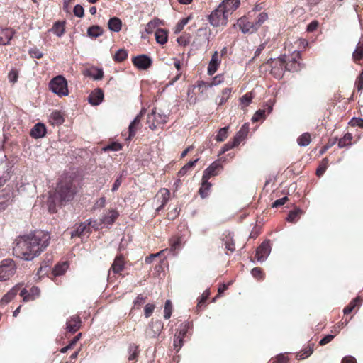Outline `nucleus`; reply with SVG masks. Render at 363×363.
<instances>
[{
    "label": "nucleus",
    "instance_id": "18",
    "mask_svg": "<svg viewBox=\"0 0 363 363\" xmlns=\"http://www.w3.org/2000/svg\"><path fill=\"white\" fill-rule=\"evenodd\" d=\"M40 289L37 286H32L30 291L23 289L20 291V296L23 298V302H28L35 300L40 295Z\"/></svg>",
    "mask_w": 363,
    "mask_h": 363
},
{
    "label": "nucleus",
    "instance_id": "58",
    "mask_svg": "<svg viewBox=\"0 0 363 363\" xmlns=\"http://www.w3.org/2000/svg\"><path fill=\"white\" fill-rule=\"evenodd\" d=\"M89 76L95 79H101L103 78L104 72L102 69L93 68L89 71Z\"/></svg>",
    "mask_w": 363,
    "mask_h": 363
},
{
    "label": "nucleus",
    "instance_id": "5",
    "mask_svg": "<svg viewBox=\"0 0 363 363\" xmlns=\"http://www.w3.org/2000/svg\"><path fill=\"white\" fill-rule=\"evenodd\" d=\"M207 19L213 27L225 26L228 21V16L222 8L218 6L208 16Z\"/></svg>",
    "mask_w": 363,
    "mask_h": 363
},
{
    "label": "nucleus",
    "instance_id": "33",
    "mask_svg": "<svg viewBox=\"0 0 363 363\" xmlns=\"http://www.w3.org/2000/svg\"><path fill=\"white\" fill-rule=\"evenodd\" d=\"M249 129L246 125H243L240 130L236 133V135L233 138V140L235 143V144L238 146L240 143L245 139L248 133Z\"/></svg>",
    "mask_w": 363,
    "mask_h": 363
},
{
    "label": "nucleus",
    "instance_id": "51",
    "mask_svg": "<svg viewBox=\"0 0 363 363\" xmlns=\"http://www.w3.org/2000/svg\"><path fill=\"white\" fill-rule=\"evenodd\" d=\"M123 146L121 143L118 142H112L110 144L105 146L103 150L105 152L107 151H118L122 149Z\"/></svg>",
    "mask_w": 363,
    "mask_h": 363
},
{
    "label": "nucleus",
    "instance_id": "38",
    "mask_svg": "<svg viewBox=\"0 0 363 363\" xmlns=\"http://www.w3.org/2000/svg\"><path fill=\"white\" fill-rule=\"evenodd\" d=\"M352 58L355 63H358L363 60V41H359L355 50L353 52Z\"/></svg>",
    "mask_w": 363,
    "mask_h": 363
},
{
    "label": "nucleus",
    "instance_id": "62",
    "mask_svg": "<svg viewBox=\"0 0 363 363\" xmlns=\"http://www.w3.org/2000/svg\"><path fill=\"white\" fill-rule=\"evenodd\" d=\"M189 18H184L181 19L176 26L175 33L181 32L184 26L188 23Z\"/></svg>",
    "mask_w": 363,
    "mask_h": 363
},
{
    "label": "nucleus",
    "instance_id": "11",
    "mask_svg": "<svg viewBox=\"0 0 363 363\" xmlns=\"http://www.w3.org/2000/svg\"><path fill=\"white\" fill-rule=\"evenodd\" d=\"M237 25L240 30L245 34L253 33L258 30L255 22L250 21L249 18L246 16L240 18L237 21Z\"/></svg>",
    "mask_w": 363,
    "mask_h": 363
},
{
    "label": "nucleus",
    "instance_id": "28",
    "mask_svg": "<svg viewBox=\"0 0 363 363\" xmlns=\"http://www.w3.org/2000/svg\"><path fill=\"white\" fill-rule=\"evenodd\" d=\"M362 299L360 296L353 298L350 303L345 307L343 313L345 315L350 314L356 308H359L362 304Z\"/></svg>",
    "mask_w": 363,
    "mask_h": 363
},
{
    "label": "nucleus",
    "instance_id": "54",
    "mask_svg": "<svg viewBox=\"0 0 363 363\" xmlns=\"http://www.w3.org/2000/svg\"><path fill=\"white\" fill-rule=\"evenodd\" d=\"M28 53L33 58L40 59L43 57V52L35 46L30 48Z\"/></svg>",
    "mask_w": 363,
    "mask_h": 363
},
{
    "label": "nucleus",
    "instance_id": "20",
    "mask_svg": "<svg viewBox=\"0 0 363 363\" xmlns=\"http://www.w3.org/2000/svg\"><path fill=\"white\" fill-rule=\"evenodd\" d=\"M82 320L79 315H75L67 321V330L71 333H74L80 329Z\"/></svg>",
    "mask_w": 363,
    "mask_h": 363
},
{
    "label": "nucleus",
    "instance_id": "25",
    "mask_svg": "<svg viewBox=\"0 0 363 363\" xmlns=\"http://www.w3.org/2000/svg\"><path fill=\"white\" fill-rule=\"evenodd\" d=\"M160 196L161 197V204L160 206H158L156 209V211L159 212L164 209V206L169 201V197H170V191L165 188L161 189L156 196Z\"/></svg>",
    "mask_w": 363,
    "mask_h": 363
},
{
    "label": "nucleus",
    "instance_id": "59",
    "mask_svg": "<svg viewBox=\"0 0 363 363\" xmlns=\"http://www.w3.org/2000/svg\"><path fill=\"white\" fill-rule=\"evenodd\" d=\"M210 294L211 293L208 289H206L203 291L198 301L197 308H201L204 305L205 302L208 298Z\"/></svg>",
    "mask_w": 363,
    "mask_h": 363
},
{
    "label": "nucleus",
    "instance_id": "37",
    "mask_svg": "<svg viewBox=\"0 0 363 363\" xmlns=\"http://www.w3.org/2000/svg\"><path fill=\"white\" fill-rule=\"evenodd\" d=\"M103 33V28L97 25L91 26L87 30V35L91 38H96L102 35Z\"/></svg>",
    "mask_w": 363,
    "mask_h": 363
},
{
    "label": "nucleus",
    "instance_id": "19",
    "mask_svg": "<svg viewBox=\"0 0 363 363\" xmlns=\"http://www.w3.org/2000/svg\"><path fill=\"white\" fill-rule=\"evenodd\" d=\"M269 241H264L257 249L255 257L258 261L264 260L270 253Z\"/></svg>",
    "mask_w": 363,
    "mask_h": 363
},
{
    "label": "nucleus",
    "instance_id": "13",
    "mask_svg": "<svg viewBox=\"0 0 363 363\" xmlns=\"http://www.w3.org/2000/svg\"><path fill=\"white\" fill-rule=\"evenodd\" d=\"M13 192L9 189H4L0 191V212L6 209L13 201Z\"/></svg>",
    "mask_w": 363,
    "mask_h": 363
},
{
    "label": "nucleus",
    "instance_id": "46",
    "mask_svg": "<svg viewBox=\"0 0 363 363\" xmlns=\"http://www.w3.org/2000/svg\"><path fill=\"white\" fill-rule=\"evenodd\" d=\"M82 337V333H79L77 334L72 340L71 342H69V344L68 345H67L66 347H62L61 350H60V352L62 353H65L68 350H70V349H73L74 347L76 345V344L77 343V342L80 340Z\"/></svg>",
    "mask_w": 363,
    "mask_h": 363
},
{
    "label": "nucleus",
    "instance_id": "35",
    "mask_svg": "<svg viewBox=\"0 0 363 363\" xmlns=\"http://www.w3.org/2000/svg\"><path fill=\"white\" fill-rule=\"evenodd\" d=\"M314 348V344L313 343H309L307 347H306L304 349H303L301 351H300L296 354V358L298 359H304L309 356H311L313 352Z\"/></svg>",
    "mask_w": 363,
    "mask_h": 363
},
{
    "label": "nucleus",
    "instance_id": "7",
    "mask_svg": "<svg viewBox=\"0 0 363 363\" xmlns=\"http://www.w3.org/2000/svg\"><path fill=\"white\" fill-rule=\"evenodd\" d=\"M164 323L160 320H151L145 328V335L146 338H156L163 330Z\"/></svg>",
    "mask_w": 363,
    "mask_h": 363
},
{
    "label": "nucleus",
    "instance_id": "24",
    "mask_svg": "<svg viewBox=\"0 0 363 363\" xmlns=\"http://www.w3.org/2000/svg\"><path fill=\"white\" fill-rule=\"evenodd\" d=\"M141 121V116L138 115L134 120L130 123L128 127V137L127 140H130L135 137L137 130L140 128V123Z\"/></svg>",
    "mask_w": 363,
    "mask_h": 363
},
{
    "label": "nucleus",
    "instance_id": "53",
    "mask_svg": "<svg viewBox=\"0 0 363 363\" xmlns=\"http://www.w3.org/2000/svg\"><path fill=\"white\" fill-rule=\"evenodd\" d=\"M129 352H130V354L128 356V360L129 361L136 360V359L138 356V354H139V350H138V346H136L135 345H130L129 347Z\"/></svg>",
    "mask_w": 363,
    "mask_h": 363
},
{
    "label": "nucleus",
    "instance_id": "17",
    "mask_svg": "<svg viewBox=\"0 0 363 363\" xmlns=\"http://www.w3.org/2000/svg\"><path fill=\"white\" fill-rule=\"evenodd\" d=\"M69 267V263L67 262H62L57 264L52 272L47 275L48 277L57 282V277L65 274Z\"/></svg>",
    "mask_w": 363,
    "mask_h": 363
},
{
    "label": "nucleus",
    "instance_id": "32",
    "mask_svg": "<svg viewBox=\"0 0 363 363\" xmlns=\"http://www.w3.org/2000/svg\"><path fill=\"white\" fill-rule=\"evenodd\" d=\"M119 216L118 212L116 210H110L106 215H105L102 219L101 223L105 225H112Z\"/></svg>",
    "mask_w": 363,
    "mask_h": 363
},
{
    "label": "nucleus",
    "instance_id": "10",
    "mask_svg": "<svg viewBox=\"0 0 363 363\" xmlns=\"http://www.w3.org/2000/svg\"><path fill=\"white\" fill-rule=\"evenodd\" d=\"M300 60V51L293 52L291 56L287 60H286V70L289 72H297L300 70L302 67Z\"/></svg>",
    "mask_w": 363,
    "mask_h": 363
},
{
    "label": "nucleus",
    "instance_id": "31",
    "mask_svg": "<svg viewBox=\"0 0 363 363\" xmlns=\"http://www.w3.org/2000/svg\"><path fill=\"white\" fill-rule=\"evenodd\" d=\"M90 222L81 223L75 230L71 233L72 238L82 237L89 231Z\"/></svg>",
    "mask_w": 363,
    "mask_h": 363
},
{
    "label": "nucleus",
    "instance_id": "4",
    "mask_svg": "<svg viewBox=\"0 0 363 363\" xmlns=\"http://www.w3.org/2000/svg\"><path fill=\"white\" fill-rule=\"evenodd\" d=\"M266 64L270 67V73L274 78L281 79L283 77L284 72L286 70L285 55L274 59L270 58Z\"/></svg>",
    "mask_w": 363,
    "mask_h": 363
},
{
    "label": "nucleus",
    "instance_id": "50",
    "mask_svg": "<svg viewBox=\"0 0 363 363\" xmlns=\"http://www.w3.org/2000/svg\"><path fill=\"white\" fill-rule=\"evenodd\" d=\"M172 313V303L170 300H167L164 308V318L165 319L170 318Z\"/></svg>",
    "mask_w": 363,
    "mask_h": 363
},
{
    "label": "nucleus",
    "instance_id": "22",
    "mask_svg": "<svg viewBox=\"0 0 363 363\" xmlns=\"http://www.w3.org/2000/svg\"><path fill=\"white\" fill-rule=\"evenodd\" d=\"M30 135L33 138H40L45 135V125L43 123H36L30 130Z\"/></svg>",
    "mask_w": 363,
    "mask_h": 363
},
{
    "label": "nucleus",
    "instance_id": "34",
    "mask_svg": "<svg viewBox=\"0 0 363 363\" xmlns=\"http://www.w3.org/2000/svg\"><path fill=\"white\" fill-rule=\"evenodd\" d=\"M109 30L113 32H119L121 30L122 21L117 17L111 18L108 22Z\"/></svg>",
    "mask_w": 363,
    "mask_h": 363
},
{
    "label": "nucleus",
    "instance_id": "26",
    "mask_svg": "<svg viewBox=\"0 0 363 363\" xmlns=\"http://www.w3.org/2000/svg\"><path fill=\"white\" fill-rule=\"evenodd\" d=\"M15 31L11 28H4L0 30V45H7L13 38Z\"/></svg>",
    "mask_w": 363,
    "mask_h": 363
},
{
    "label": "nucleus",
    "instance_id": "3",
    "mask_svg": "<svg viewBox=\"0 0 363 363\" xmlns=\"http://www.w3.org/2000/svg\"><path fill=\"white\" fill-rule=\"evenodd\" d=\"M49 89L59 97L67 96L69 94L67 79L62 75H57L49 82Z\"/></svg>",
    "mask_w": 363,
    "mask_h": 363
},
{
    "label": "nucleus",
    "instance_id": "2",
    "mask_svg": "<svg viewBox=\"0 0 363 363\" xmlns=\"http://www.w3.org/2000/svg\"><path fill=\"white\" fill-rule=\"evenodd\" d=\"M76 193L75 187L73 185L72 179L70 177H65L60 180L52 195L50 192L47 204L49 212L53 213L57 211L56 206L62 205L64 201L72 200Z\"/></svg>",
    "mask_w": 363,
    "mask_h": 363
},
{
    "label": "nucleus",
    "instance_id": "61",
    "mask_svg": "<svg viewBox=\"0 0 363 363\" xmlns=\"http://www.w3.org/2000/svg\"><path fill=\"white\" fill-rule=\"evenodd\" d=\"M266 117V111L265 110H258L256 111L255 115L252 117V121L254 122L259 121L260 120L264 119Z\"/></svg>",
    "mask_w": 363,
    "mask_h": 363
},
{
    "label": "nucleus",
    "instance_id": "23",
    "mask_svg": "<svg viewBox=\"0 0 363 363\" xmlns=\"http://www.w3.org/2000/svg\"><path fill=\"white\" fill-rule=\"evenodd\" d=\"M22 286L23 284H18L14 286L2 297L1 303L2 304H7L9 303L16 296Z\"/></svg>",
    "mask_w": 363,
    "mask_h": 363
},
{
    "label": "nucleus",
    "instance_id": "42",
    "mask_svg": "<svg viewBox=\"0 0 363 363\" xmlns=\"http://www.w3.org/2000/svg\"><path fill=\"white\" fill-rule=\"evenodd\" d=\"M302 213H303V211L301 209L296 208L289 212L286 220L288 222L295 223L299 219V218Z\"/></svg>",
    "mask_w": 363,
    "mask_h": 363
},
{
    "label": "nucleus",
    "instance_id": "45",
    "mask_svg": "<svg viewBox=\"0 0 363 363\" xmlns=\"http://www.w3.org/2000/svg\"><path fill=\"white\" fill-rule=\"evenodd\" d=\"M160 23V20L157 18H155L146 25L145 31L147 33H152L154 30L159 26Z\"/></svg>",
    "mask_w": 363,
    "mask_h": 363
},
{
    "label": "nucleus",
    "instance_id": "47",
    "mask_svg": "<svg viewBox=\"0 0 363 363\" xmlns=\"http://www.w3.org/2000/svg\"><path fill=\"white\" fill-rule=\"evenodd\" d=\"M128 57V52L124 49L118 50L113 57V60L116 62H121L124 61Z\"/></svg>",
    "mask_w": 363,
    "mask_h": 363
},
{
    "label": "nucleus",
    "instance_id": "63",
    "mask_svg": "<svg viewBox=\"0 0 363 363\" xmlns=\"http://www.w3.org/2000/svg\"><path fill=\"white\" fill-rule=\"evenodd\" d=\"M349 125L352 127L358 126L361 128H363V119L354 117L350 121Z\"/></svg>",
    "mask_w": 363,
    "mask_h": 363
},
{
    "label": "nucleus",
    "instance_id": "16",
    "mask_svg": "<svg viewBox=\"0 0 363 363\" xmlns=\"http://www.w3.org/2000/svg\"><path fill=\"white\" fill-rule=\"evenodd\" d=\"M222 169L221 162L219 160H216L203 171V177L210 179L211 177L218 175Z\"/></svg>",
    "mask_w": 363,
    "mask_h": 363
},
{
    "label": "nucleus",
    "instance_id": "29",
    "mask_svg": "<svg viewBox=\"0 0 363 363\" xmlns=\"http://www.w3.org/2000/svg\"><path fill=\"white\" fill-rule=\"evenodd\" d=\"M209 179L204 178L202 176L201 186L199 190V194L201 198L204 199L208 196L210 189L212 186L211 183L208 182Z\"/></svg>",
    "mask_w": 363,
    "mask_h": 363
},
{
    "label": "nucleus",
    "instance_id": "36",
    "mask_svg": "<svg viewBox=\"0 0 363 363\" xmlns=\"http://www.w3.org/2000/svg\"><path fill=\"white\" fill-rule=\"evenodd\" d=\"M155 39L156 41L161 44L164 45L167 42L168 40V33L167 30L162 28H159L156 30L155 33Z\"/></svg>",
    "mask_w": 363,
    "mask_h": 363
},
{
    "label": "nucleus",
    "instance_id": "21",
    "mask_svg": "<svg viewBox=\"0 0 363 363\" xmlns=\"http://www.w3.org/2000/svg\"><path fill=\"white\" fill-rule=\"evenodd\" d=\"M221 62V60L218 56V52L215 51L212 55L211 59L208 66V74L212 76L218 70Z\"/></svg>",
    "mask_w": 363,
    "mask_h": 363
},
{
    "label": "nucleus",
    "instance_id": "15",
    "mask_svg": "<svg viewBox=\"0 0 363 363\" xmlns=\"http://www.w3.org/2000/svg\"><path fill=\"white\" fill-rule=\"evenodd\" d=\"M240 0H223L219 6L229 17L240 6Z\"/></svg>",
    "mask_w": 363,
    "mask_h": 363
},
{
    "label": "nucleus",
    "instance_id": "43",
    "mask_svg": "<svg viewBox=\"0 0 363 363\" xmlns=\"http://www.w3.org/2000/svg\"><path fill=\"white\" fill-rule=\"evenodd\" d=\"M231 92H232L231 88H225L222 90L221 96H220L219 102L218 103V105L219 106H223L228 101V100L229 99V98L230 96Z\"/></svg>",
    "mask_w": 363,
    "mask_h": 363
},
{
    "label": "nucleus",
    "instance_id": "8",
    "mask_svg": "<svg viewBox=\"0 0 363 363\" xmlns=\"http://www.w3.org/2000/svg\"><path fill=\"white\" fill-rule=\"evenodd\" d=\"M167 121V117L164 114L160 113L154 108L151 113L148 114L147 122L151 130H155L160 125H163Z\"/></svg>",
    "mask_w": 363,
    "mask_h": 363
},
{
    "label": "nucleus",
    "instance_id": "12",
    "mask_svg": "<svg viewBox=\"0 0 363 363\" xmlns=\"http://www.w3.org/2000/svg\"><path fill=\"white\" fill-rule=\"evenodd\" d=\"M133 65L139 69H147L152 63L150 57L146 55H140L132 59Z\"/></svg>",
    "mask_w": 363,
    "mask_h": 363
},
{
    "label": "nucleus",
    "instance_id": "1",
    "mask_svg": "<svg viewBox=\"0 0 363 363\" xmlns=\"http://www.w3.org/2000/svg\"><path fill=\"white\" fill-rule=\"evenodd\" d=\"M45 242L41 243L40 235L35 233L18 237L13 247V254L16 257L30 261L38 257L43 251Z\"/></svg>",
    "mask_w": 363,
    "mask_h": 363
},
{
    "label": "nucleus",
    "instance_id": "55",
    "mask_svg": "<svg viewBox=\"0 0 363 363\" xmlns=\"http://www.w3.org/2000/svg\"><path fill=\"white\" fill-rule=\"evenodd\" d=\"M195 87H197L200 93H204L208 88H211L209 82L203 80H199Z\"/></svg>",
    "mask_w": 363,
    "mask_h": 363
},
{
    "label": "nucleus",
    "instance_id": "41",
    "mask_svg": "<svg viewBox=\"0 0 363 363\" xmlns=\"http://www.w3.org/2000/svg\"><path fill=\"white\" fill-rule=\"evenodd\" d=\"M328 164L329 160L328 157H325L321 160L315 172V174L317 177H320L321 176L323 175V174L325 173L328 167Z\"/></svg>",
    "mask_w": 363,
    "mask_h": 363
},
{
    "label": "nucleus",
    "instance_id": "56",
    "mask_svg": "<svg viewBox=\"0 0 363 363\" xmlns=\"http://www.w3.org/2000/svg\"><path fill=\"white\" fill-rule=\"evenodd\" d=\"M253 95L252 92H247L240 98V102L242 104L247 106L252 102Z\"/></svg>",
    "mask_w": 363,
    "mask_h": 363
},
{
    "label": "nucleus",
    "instance_id": "64",
    "mask_svg": "<svg viewBox=\"0 0 363 363\" xmlns=\"http://www.w3.org/2000/svg\"><path fill=\"white\" fill-rule=\"evenodd\" d=\"M355 86L358 91L363 90V72L360 73L355 82Z\"/></svg>",
    "mask_w": 363,
    "mask_h": 363
},
{
    "label": "nucleus",
    "instance_id": "52",
    "mask_svg": "<svg viewBox=\"0 0 363 363\" xmlns=\"http://www.w3.org/2000/svg\"><path fill=\"white\" fill-rule=\"evenodd\" d=\"M352 318V316L347 319V318L345 319L344 321L342 320L341 323H339L337 325H335L331 329V333L333 334V335H336L338 334L340 331V330L344 327V325H346L350 320Z\"/></svg>",
    "mask_w": 363,
    "mask_h": 363
},
{
    "label": "nucleus",
    "instance_id": "49",
    "mask_svg": "<svg viewBox=\"0 0 363 363\" xmlns=\"http://www.w3.org/2000/svg\"><path fill=\"white\" fill-rule=\"evenodd\" d=\"M228 135V127H224L219 130L218 134L216 136V140L218 142L224 141Z\"/></svg>",
    "mask_w": 363,
    "mask_h": 363
},
{
    "label": "nucleus",
    "instance_id": "30",
    "mask_svg": "<svg viewBox=\"0 0 363 363\" xmlns=\"http://www.w3.org/2000/svg\"><path fill=\"white\" fill-rule=\"evenodd\" d=\"M48 31L53 33L57 37H61L65 32V21H56Z\"/></svg>",
    "mask_w": 363,
    "mask_h": 363
},
{
    "label": "nucleus",
    "instance_id": "40",
    "mask_svg": "<svg viewBox=\"0 0 363 363\" xmlns=\"http://www.w3.org/2000/svg\"><path fill=\"white\" fill-rule=\"evenodd\" d=\"M352 135L351 133H346L342 138H340L338 140V147L340 148L350 146L352 145Z\"/></svg>",
    "mask_w": 363,
    "mask_h": 363
},
{
    "label": "nucleus",
    "instance_id": "6",
    "mask_svg": "<svg viewBox=\"0 0 363 363\" xmlns=\"http://www.w3.org/2000/svg\"><path fill=\"white\" fill-rule=\"evenodd\" d=\"M16 267L13 260L5 259L0 263V281H6L16 272Z\"/></svg>",
    "mask_w": 363,
    "mask_h": 363
},
{
    "label": "nucleus",
    "instance_id": "14",
    "mask_svg": "<svg viewBox=\"0 0 363 363\" xmlns=\"http://www.w3.org/2000/svg\"><path fill=\"white\" fill-rule=\"evenodd\" d=\"M126 263L125 257L123 254H118L116 256L109 272L112 271L114 274H121L125 269Z\"/></svg>",
    "mask_w": 363,
    "mask_h": 363
},
{
    "label": "nucleus",
    "instance_id": "27",
    "mask_svg": "<svg viewBox=\"0 0 363 363\" xmlns=\"http://www.w3.org/2000/svg\"><path fill=\"white\" fill-rule=\"evenodd\" d=\"M104 99V92L101 89H95L89 96V102L94 106L99 105Z\"/></svg>",
    "mask_w": 363,
    "mask_h": 363
},
{
    "label": "nucleus",
    "instance_id": "57",
    "mask_svg": "<svg viewBox=\"0 0 363 363\" xmlns=\"http://www.w3.org/2000/svg\"><path fill=\"white\" fill-rule=\"evenodd\" d=\"M267 19L268 15L267 13L262 12L259 13L255 21V25L257 26V28H259Z\"/></svg>",
    "mask_w": 363,
    "mask_h": 363
},
{
    "label": "nucleus",
    "instance_id": "48",
    "mask_svg": "<svg viewBox=\"0 0 363 363\" xmlns=\"http://www.w3.org/2000/svg\"><path fill=\"white\" fill-rule=\"evenodd\" d=\"M251 274L254 278L256 279L261 281L264 279V272L263 269L260 267H255L251 270Z\"/></svg>",
    "mask_w": 363,
    "mask_h": 363
},
{
    "label": "nucleus",
    "instance_id": "9",
    "mask_svg": "<svg viewBox=\"0 0 363 363\" xmlns=\"http://www.w3.org/2000/svg\"><path fill=\"white\" fill-rule=\"evenodd\" d=\"M189 328V323H182L179 325L177 329L174 338V349L179 351L183 345V339L185 337L188 330Z\"/></svg>",
    "mask_w": 363,
    "mask_h": 363
},
{
    "label": "nucleus",
    "instance_id": "60",
    "mask_svg": "<svg viewBox=\"0 0 363 363\" xmlns=\"http://www.w3.org/2000/svg\"><path fill=\"white\" fill-rule=\"evenodd\" d=\"M289 359L284 354H279L274 359H272L269 363H289Z\"/></svg>",
    "mask_w": 363,
    "mask_h": 363
},
{
    "label": "nucleus",
    "instance_id": "39",
    "mask_svg": "<svg viewBox=\"0 0 363 363\" xmlns=\"http://www.w3.org/2000/svg\"><path fill=\"white\" fill-rule=\"evenodd\" d=\"M49 122L53 125H59L64 122V118L60 112L55 111L51 113Z\"/></svg>",
    "mask_w": 363,
    "mask_h": 363
},
{
    "label": "nucleus",
    "instance_id": "44",
    "mask_svg": "<svg viewBox=\"0 0 363 363\" xmlns=\"http://www.w3.org/2000/svg\"><path fill=\"white\" fill-rule=\"evenodd\" d=\"M311 141V138L308 133H304L297 138V143L300 146H307Z\"/></svg>",
    "mask_w": 363,
    "mask_h": 363
}]
</instances>
